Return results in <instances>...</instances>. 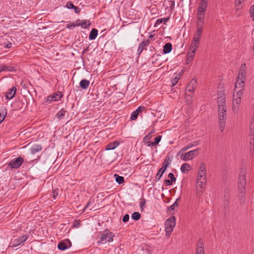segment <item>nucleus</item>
I'll list each match as a JSON object with an SVG mask.
<instances>
[{
  "mask_svg": "<svg viewBox=\"0 0 254 254\" xmlns=\"http://www.w3.org/2000/svg\"><path fill=\"white\" fill-rule=\"evenodd\" d=\"M246 185V178L245 172L242 171L240 174L238 181V187L239 190V196L240 203L244 204L245 201V186Z\"/></svg>",
  "mask_w": 254,
  "mask_h": 254,
  "instance_id": "f257e3e1",
  "label": "nucleus"
},
{
  "mask_svg": "<svg viewBox=\"0 0 254 254\" xmlns=\"http://www.w3.org/2000/svg\"><path fill=\"white\" fill-rule=\"evenodd\" d=\"M219 128L221 131H223L226 121L227 113L226 110L222 108L218 110Z\"/></svg>",
  "mask_w": 254,
  "mask_h": 254,
  "instance_id": "f03ea898",
  "label": "nucleus"
},
{
  "mask_svg": "<svg viewBox=\"0 0 254 254\" xmlns=\"http://www.w3.org/2000/svg\"><path fill=\"white\" fill-rule=\"evenodd\" d=\"M176 225V219L175 217H172L167 219L165 223L166 235L170 237Z\"/></svg>",
  "mask_w": 254,
  "mask_h": 254,
  "instance_id": "7ed1b4c3",
  "label": "nucleus"
},
{
  "mask_svg": "<svg viewBox=\"0 0 254 254\" xmlns=\"http://www.w3.org/2000/svg\"><path fill=\"white\" fill-rule=\"evenodd\" d=\"M199 148H197L196 149L191 150L185 153L182 154L180 158L183 161H189L192 159L195 156H197L198 154V150Z\"/></svg>",
  "mask_w": 254,
  "mask_h": 254,
  "instance_id": "20e7f679",
  "label": "nucleus"
},
{
  "mask_svg": "<svg viewBox=\"0 0 254 254\" xmlns=\"http://www.w3.org/2000/svg\"><path fill=\"white\" fill-rule=\"evenodd\" d=\"M23 162V158L21 156H19L16 158L12 159L8 163L7 165L8 167H10L11 169H18L22 165Z\"/></svg>",
  "mask_w": 254,
  "mask_h": 254,
  "instance_id": "39448f33",
  "label": "nucleus"
},
{
  "mask_svg": "<svg viewBox=\"0 0 254 254\" xmlns=\"http://www.w3.org/2000/svg\"><path fill=\"white\" fill-rule=\"evenodd\" d=\"M242 95H239L238 93L234 92L233 94V111L236 113L239 110L241 103V97Z\"/></svg>",
  "mask_w": 254,
  "mask_h": 254,
  "instance_id": "423d86ee",
  "label": "nucleus"
},
{
  "mask_svg": "<svg viewBox=\"0 0 254 254\" xmlns=\"http://www.w3.org/2000/svg\"><path fill=\"white\" fill-rule=\"evenodd\" d=\"M245 81L237 78L234 92L238 93L239 95H242Z\"/></svg>",
  "mask_w": 254,
  "mask_h": 254,
  "instance_id": "0eeeda50",
  "label": "nucleus"
},
{
  "mask_svg": "<svg viewBox=\"0 0 254 254\" xmlns=\"http://www.w3.org/2000/svg\"><path fill=\"white\" fill-rule=\"evenodd\" d=\"M205 12L197 10L196 27H203L204 25Z\"/></svg>",
  "mask_w": 254,
  "mask_h": 254,
  "instance_id": "6e6552de",
  "label": "nucleus"
},
{
  "mask_svg": "<svg viewBox=\"0 0 254 254\" xmlns=\"http://www.w3.org/2000/svg\"><path fill=\"white\" fill-rule=\"evenodd\" d=\"M207 183V176H197L196 185L201 189H205Z\"/></svg>",
  "mask_w": 254,
  "mask_h": 254,
  "instance_id": "1a4fd4ad",
  "label": "nucleus"
},
{
  "mask_svg": "<svg viewBox=\"0 0 254 254\" xmlns=\"http://www.w3.org/2000/svg\"><path fill=\"white\" fill-rule=\"evenodd\" d=\"M63 97V94L62 92H58L57 93H54L51 95L47 97L46 102L51 103L53 101H58Z\"/></svg>",
  "mask_w": 254,
  "mask_h": 254,
  "instance_id": "9d476101",
  "label": "nucleus"
},
{
  "mask_svg": "<svg viewBox=\"0 0 254 254\" xmlns=\"http://www.w3.org/2000/svg\"><path fill=\"white\" fill-rule=\"evenodd\" d=\"M246 68L247 67L245 64H242L237 78L239 79L240 80H243V81L246 80L247 73Z\"/></svg>",
  "mask_w": 254,
  "mask_h": 254,
  "instance_id": "9b49d317",
  "label": "nucleus"
},
{
  "mask_svg": "<svg viewBox=\"0 0 254 254\" xmlns=\"http://www.w3.org/2000/svg\"><path fill=\"white\" fill-rule=\"evenodd\" d=\"M229 200H230V194L228 190H225L224 194V200L223 203V206L225 210H228L229 208Z\"/></svg>",
  "mask_w": 254,
  "mask_h": 254,
  "instance_id": "f8f14e48",
  "label": "nucleus"
},
{
  "mask_svg": "<svg viewBox=\"0 0 254 254\" xmlns=\"http://www.w3.org/2000/svg\"><path fill=\"white\" fill-rule=\"evenodd\" d=\"M196 254H205L203 242L201 239L198 240L197 243Z\"/></svg>",
  "mask_w": 254,
  "mask_h": 254,
  "instance_id": "ddd939ff",
  "label": "nucleus"
},
{
  "mask_svg": "<svg viewBox=\"0 0 254 254\" xmlns=\"http://www.w3.org/2000/svg\"><path fill=\"white\" fill-rule=\"evenodd\" d=\"M225 98L223 96H220L218 97L217 104H218V110L222 108L223 110H226L225 105Z\"/></svg>",
  "mask_w": 254,
  "mask_h": 254,
  "instance_id": "4468645a",
  "label": "nucleus"
},
{
  "mask_svg": "<svg viewBox=\"0 0 254 254\" xmlns=\"http://www.w3.org/2000/svg\"><path fill=\"white\" fill-rule=\"evenodd\" d=\"M197 82L195 79H192L188 84L186 90L188 92H192L196 87Z\"/></svg>",
  "mask_w": 254,
  "mask_h": 254,
  "instance_id": "2eb2a0df",
  "label": "nucleus"
},
{
  "mask_svg": "<svg viewBox=\"0 0 254 254\" xmlns=\"http://www.w3.org/2000/svg\"><path fill=\"white\" fill-rule=\"evenodd\" d=\"M197 176H207L206 166L203 162L201 163L199 167Z\"/></svg>",
  "mask_w": 254,
  "mask_h": 254,
  "instance_id": "dca6fc26",
  "label": "nucleus"
},
{
  "mask_svg": "<svg viewBox=\"0 0 254 254\" xmlns=\"http://www.w3.org/2000/svg\"><path fill=\"white\" fill-rule=\"evenodd\" d=\"M207 5L208 0H201L197 10L205 12Z\"/></svg>",
  "mask_w": 254,
  "mask_h": 254,
  "instance_id": "f3484780",
  "label": "nucleus"
},
{
  "mask_svg": "<svg viewBox=\"0 0 254 254\" xmlns=\"http://www.w3.org/2000/svg\"><path fill=\"white\" fill-rule=\"evenodd\" d=\"M16 92V88L14 86L9 89L5 93V97L8 99H11L15 95Z\"/></svg>",
  "mask_w": 254,
  "mask_h": 254,
  "instance_id": "a211bd4d",
  "label": "nucleus"
},
{
  "mask_svg": "<svg viewBox=\"0 0 254 254\" xmlns=\"http://www.w3.org/2000/svg\"><path fill=\"white\" fill-rule=\"evenodd\" d=\"M149 41L148 40L142 41L140 44V45L138 47V50H137V53H138V55H140L142 53L143 49H145V47L148 46L149 45Z\"/></svg>",
  "mask_w": 254,
  "mask_h": 254,
  "instance_id": "6ab92c4d",
  "label": "nucleus"
},
{
  "mask_svg": "<svg viewBox=\"0 0 254 254\" xmlns=\"http://www.w3.org/2000/svg\"><path fill=\"white\" fill-rule=\"evenodd\" d=\"M199 44V40L195 39H193L191 45L190 46V50H193V51H196L197 48L198 47Z\"/></svg>",
  "mask_w": 254,
  "mask_h": 254,
  "instance_id": "aec40b11",
  "label": "nucleus"
},
{
  "mask_svg": "<svg viewBox=\"0 0 254 254\" xmlns=\"http://www.w3.org/2000/svg\"><path fill=\"white\" fill-rule=\"evenodd\" d=\"M77 26H81L82 28H87L90 25V22L89 20H79L77 21Z\"/></svg>",
  "mask_w": 254,
  "mask_h": 254,
  "instance_id": "412c9836",
  "label": "nucleus"
},
{
  "mask_svg": "<svg viewBox=\"0 0 254 254\" xmlns=\"http://www.w3.org/2000/svg\"><path fill=\"white\" fill-rule=\"evenodd\" d=\"M203 27H196L197 30L194 34L193 39H195V38H196V39L200 40V38L202 33Z\"/></svg>",
  "mask_w": 254,
  "mask_h": 254,
  "instance_id": "4be33fe9",
  "label": "nucleus"
},
{
  "mask_svg": "<svg viewBox=\"0 0 254 254\" xmlns=\"http://www.w3.org/2000/svg\"><path fill=\"white\" fill-rule=\"evenodd\" d=\"M66 7L68 9L73 8L74 10V12L76 13H79L80 11V9L78 7L74 6L73 4L70 1L67 2L66 4Z\"/></svg>",
  "mask_w": 254,
  "mask_h": 254,
  "instance_id": "5701e85b",
  "label": "nucleus"
},
{
  "mask_svg": "<svg viewBox=\"0 0 254 254\" xmlns=\"http://www.w3.org/2000/svg\"><path fill=\"white\" fill-rule=\"evenodd\" d=\"M119 142L117 141L110 142L106 146V149L107 150L114 149L119 145Z\"/></svg>",
  "mask_w": 254,
  "mask_h": 254,
  "instance_id": "b1692460",
  "label": "nucleus"
},
{
  "mask_svg": "<svg viewBox=\"0 0 254 254\" xmlns=\"http://www.w3.org/2000/svg\"><path fill=\"white\" fill-rule=\"evenodd\" d=\"M89 84V81L85 79L81 80L79 83L80 87L83 89H87Z\"/></svg>",
  "mask_w": 254,
  "mask_h": 254,
  "instance_id": "393cba45",
  "label": "nucleus"
},
{
  "mask_svg": "<svg viewBox=\"0 0 254 254\" xmlns=\"http://www.w3.org/2000/svg\"><path fill=\"white\" fill-rule=\"evenodd\" d=\"M172 50V46L170 43H166L163 47V53L164 54L169 53Z\"/></svg>",
  "mask_w": 254,
  "mask_h": 254,
  "instance_id": "a878e982",
  "label": "nucleus"
},
{
  "mask_svg": "<svg viewBox=\"0 0 254 254\" xmlns=\"http://www.w3.org/2000/svg\"><path fill=\"white\" fill-rule=\"evenodd\" d=\"M15 69L13 67L6 66L5 65H0V73L3 71H15Z\"/></svg>",
  "mask_w": 254,
  "mask_h": 254,
  "instance_id": "bb28decb",
  "label": "nucleus"
},
{
  "mask_svg": "<svg viewBox=\"0 0 254 254\" xmlns=\"http://www.w3.org/2000/svg\"><path fill=\"white\" fill-rule=\"evenodd\" d=\"M42 150V147L40 145H34L31 148L30 151L32 154H34Z\"/></svg>",
  "mask_w": 254,
  "mask_h": 254,
  "instance_id": "cd10ccee",
  "label": "nucleus"
},
{
  "mask_svg": "<svg viewBox=\"0 0 254 254\" xmlns=\"http://www.w3.org/2000/svg\"><path fill=\"white\" fill-rule=\"evenodd\" d=\"M98 35V30L96 29H92L91 31L89 38L90 40H94L96 39Z\"/></svg>",
  "mask_w": 254,
  "mask_h": 254,
  "instance_id": "c85d7f7f",
  "label": "nucleus"
},
{
  "mask_svg": "<svg viewBox=\"0 0 254 254\" xmlns=\"http://www.w3.org/2000/svg\"><path fill=\"white\" fill-rule=\"evenodd\" d=\"M27 236L26 235H24V236L21 237L20 238H18V242L15 244H13V246L16 247V246L19 245L20 244L25 242L27 240Z\"/></svg>",
  "mask_w": 254,
  "mask_h": 254,
  "instance_id": "c756f323",
  "label": "nucleus"
},
{
  "mask_svg": "<svg viewBox=\"0 0 254 254\" xmlns=\"http://www.w3.org/2000/svg\"><path fill=\"white\" fill-rule=\"evenodd\" d=\"M6 114L7 113L6 109H0V123H1L4 120Z\"/></svg>",
  "mask_w": 254,
  "mask_h": 254,
  "instance_id": "7c9ffc66",
  "label": "nucleus"
},
{
  "mask_svg": "<svg viewBox=\"0 0 254 254\" xmlns=\"http://www.w3.org/2000/svg\"><path fill=\"white\" fill-rule=\"evenodd\" d=\"M166 169H165L164 168H163L162 167L158 170L157 173V175H156V181H158L161 177H162V176L163 175V174H164V173L165 172V171H166Z\"/></svg>",
  "mask_w": 254,
  "mask_h": 254,
  "instance_id": "2f4dec72",
  "label": "nucleus"
},
{
  "mask_svg": "<svg viewBox=\"0 0 254 254\" xmlns=\"http://www.w3.org/2000/svg\"><path fill=\"white\" fill-rule=\"evenodd\" d=\"M171 162V160L170 159V157L169 156H167L164 161L162 167L164 168L165 169H166L170 165Z\"/></svg>",
  "mask_w": 254,
  "mask_h": 254,
  "instance_id": "473e14b6",
  "label": "nucleus"
},
{
  "mask_svg": "<svg viewBox=\"0 0 254 254\" xmlns=\"http://www.w3.org/2000/svg\"><path fill=\"white\" fill-rule=\"evenodd\" d=\"M181 76V74H177L174 78L171 80V85L174 86L178 82V80Z\"/></svg>",
  "mask_w": 254,
  "mask_h": 254,
  "instance_id": "72a5a7b5",
  "label": "nucleus"
},
{
  "mask_svg": "<svg viewBox=\"0 0 254 254\" xmlns=\"http://www.w3.org/2000/svg\"><path fill=\"white\" fill-rule=\"evenodd\" d=\"M190 169V165L188 163L183 164L181 167V170L183 173L189 171Z\"/></svg>",
  "mask_w": 254,
  "mask_h": 254,
  "instance_id": "f704fd0d",
  "label": "nucleus"
},
{
  "mask_svg": "<svg viewBox=\"0 0 254 254\" xmlns=\"http://www.w3.org/2000/svg\"><path fill=\"white\" fill-rule=\"evenodd\" d=\"M164 2L166 3L167 7H169L172 10L174 9L175 4L174 0H168Z\"/></svg>",
  "mask_w": 254,
  "mask_h": 254,
  "instance_id": "c9c22d12",
  "label": "nucleus"
},
{
  "mask_svg": "<svg viewBox=\"0 0 254 254\" xmlns=\"http://www.w3.org/2000/svg\"><path fill=\"white\" fill-rule=\"evenodd\" d=\"M114 177L116 179V181L119 184H122L124 182V178L122 176H120L119 175L117 174H115Z\"/></svg>",
  "mask_w": 254,
  "mask_h": 254,
  "instance_id": "e433bc0d",
  "label": "nucleus"
},
{
  "mask_svg": "<svg viewBox=\"0 0 254 254\" xmlns=\"http://www.w3.org/2000/svg\"><path fill=\"white\" fill-rule=\"evenodd\" d=\"M196 51L193 50H190V52L188 54V58H187V61L188 62H191L192 60L193 59L194 56L195 55Z\"/></svg>",
  "mask_w": 254,
  "mask_h": 254,
  "instance_id": "4c0bfd02",
  "label": "nucleus"
},
{
  "mask_svg": "<svg viewBox=\"0 0 254 254\" xmlns=\"http://www.w3.org/2000/svg\"><path fill=\"white\" fill-rule=\"evenodd\" d=\"M108 233H103L100 237V241L102 244H105L107 242Z\"/></svg>",
  "mask_w": 254,
  "mask_h": 254,
  "instance_id": "58836bf2",
  "label": "nucleus"
},
{
  "mask_svg": "<svg viewBox=\"0 0 254 254\" xmlns=\"http://www.w3.org/2000/svg\"><path fill=\"white\" fill-rule=\"evenodd\" d=\"M131 217L134 220H138L140 218L141 214L138 212H135L132 214Z\"/></svg>",
  "mask_w": 254,
  "mask_h": 254,
  "instance_id": "ea45409f",
  "label": "nucleus"
},
{
  "mask_svg": "<svg viewBox=\"0 0 254 254\" xmlns=\"http://www.w3.org/2000/svg\"><path fill=\"white\" fill-rule=\"evenodd\" d=\"M197 144L196 143V141H194L193 143H189L187 146L184 147L182 149L181 151H185L189 149V148H191V147L196 145Z\"/></svg>",
  "mask_w": 254,
  "mask_h": 254,
  "instance_id": "a19ab883",
  "label": "nucleus"
},
{
  "mask_svg": "<svg viewBox=\"0 0 254 254\" xmlns=\"http://www.w3.org/2000/svg\"><path fill=\"white\" fill-rule=\"evenodd\" d=\"M71 246V241L68 239H64V250L69 248Z\"/></svg>",
  "mask_w": 254,
  "mask_h": 254,
  "instance_id": "79ce46f5",
  "label": "nucleus"
},
{
  "mask_svg": "<svg viewBox=\"0 0 254 254\" xmlns=\"http://www.w3.org/2000/svg\"><path fill=\"white\" fill-rule=\"evenodd\" d=\"M178 200V199H177L176 200V201L172 205H171L170 207H168V211L170 213H171V211H170V209L172 210H175V209L178 207V204L177 203V200Z\"/></svg>",
  "mask_w": 254,
  "mask_h": 254,
  "instance_id": "37998d69",
  "label": "nucleus"
},
{
  "mask_svg": "<svg viewBox=\"0 0 254 254\" xmlns=\"http://www.w3.org/2000/svg\"><path fill=\"white\" fill-rule=\"evenodd\" d=\"M138 114L137 112L133 111L131 115L130 119L131 120H135L137 119Z\"/></svg>",
  "mask_w": 254,
  "mask_h": 254,
  "instance_id": "c03bdc74",
  "label": "nucleus"
},
{
  "mask_svg": "<svg viewBox=\"0 0 254 254\" xmlns=\"http://www.w3.org/2000/svg\"><path fill=\"white\" fill-rule=\"evenodd\" d=\"M76 26H77V21L76 22V23H69V24H67V25H66V27L70 29H73L75 27H76Z\"/></svg>",
  "mask_w": 254,
  "mask_h": 254,
  "instance_id": "a18cd8bd",
  "label": "nucleus"
},
{
  "mask_svg": "<svg viewBox=\"0 0 254 254\" xmlns=\"http://www.w3.org/2000/svg\"><path fill=\"white\" fill-rule=\"evenodd\" d=\"M244 1V0H235V6L237 9H239L241 7V4Z\"/></svg>",
  "mask_w": 254,
  "mask_h": 254,
  "instance_id": "49530a36",
  "label": "nucleus"
},
{
  "mask_svg": "<svg viewBox=\"0 0 254 254\" xmlns=\"http://www.w3.org/2000/svg\"><path fill=\"white\" fill-rule=\"evenodd\" d=\"M114 235L112 234V233H108V238H107V242H111L113 241V237Z\"/></svg>",
  "mask_w": 254,
  "mask_h": 254,
  "instance_id": "de8ad7c7",
  "label": "nucleus"
},
{
  "mask_svg": "<svg viewBox=\"0 0 254 254\" xmlns=\"http://www.w3.org/2000/svg\"><path fill=\"white\" fill-rule=\"evenodd\" d=\"M64 116V110L62 109L56 115V117L60 119L62 118V117Z\"/></svg>",
  "mask_w": 254,
  "mask_h": 254,
  "instance_id": "09e8293b",
  "label": "nucleus"
},
{
  "mask_svg": "<svg viewBox=\"0 0 254 254\" xmlns=\"http://www.w3.org/2000/svg\"><path fill=\"white\" fill-rule=\"evenodd\" d=\"M59 250L64 251V240L61 241L58 245Z\"/></svg>",
  "mask_w": 254,
  "mask_h": 254,
  "instance_id": "8fccbe9b",
  "label": "nucleus"
},
{
  "mask_svg": "<svg viewBox=\"0 0 254 254\" xmlns=\"http://www.w3.org/2000/svg\"><path fill=\"white\" fill-rule=\"evenodd\" d=\"M168 177L170 178V180H171V182H175L176 180V178L174 177V175L172 173H170L168 174Z\"/></svg>",
  "mask_w": 254,
  "mask_h": 254,
  "instance_id": "3c124183",
  "label": "nucleus"
},
{
  "mask_svg": "<svg viewBox=\"0 0 254 254\" xmlns=\"http://www.w3.org/2000/svg\"><path fill=\"white\" fill-rule=\"evenodd\" d=\"M145 109V107L143 106H139L135 110V112H137V113L139 114L140 113L142 112V111H144Z\"/></svg>",
  "mask_w": 254,
  "mask_h": 254,
  "instance_id": "603ef678",
  "label": "nucleus"
},
{
  "mask_svg": "<svg viewBox=\"0 0 254 254\" xmlns=\"http://www.w3.org/2000/svg\"><path fill=\"white\" fill-rule=\"evenodd\" d=\"M80 221H75L72 224L71 227L72 228H78L80 226Z\"/></svg>",
  "mask_w": 254,
  "mask_h": 254,
  "instance_id": "864d4df0",
  "label": "nucleus"
},
{
  "mask_svg": "<svg viewBox=\"0 0 254 254\" xmlns=\"http://www.w3.org/2000/svg\"><path fill=\"white\" fill-rule=\"evenodd\" d=\"M161 137H162V136L161 135H158L154 138L155 140L154 142H155L156 145H157L159 143V142L160 141V140L161 139Z\"/></svg>",
  "mask_w": 254,
  "mask_h": 254,
  "instance_id": "5fc2aeb1",
  "label": "nucleus"
},
{
  "mask_svg": "<svg viewBox=\"0 0 254 254\" xmlns=\"http://www.w3.org/2000/svg\"><path fill=\"white\" fill-rule=\"evenodd\" d=\"M251 130H254V115H253L250 124Z\"/></svg>",
  "mask_w": 254,
  "mask_h": 254,
  "instance_id": "6e6d98bb",
  "label": "nucleus"
},
{
  "mask_svg": "<svg viewBox=\"0 0 254 254\" xmlns=\"http://www.w3.org/2000/svg\"><path fill=\"white\" fill-rule=\"evenodd\" d=\"M163 23L162 19V18H159L157 19L155 24L154 25L155 27H157L158 25H159L160 24Z\"/></svg>",
  "mask_w": 254,
  "mask_h": 254,
  "instance_id": "4d7b16f0",
  "label": "nucleus"
},
{
  "mask_svg": "<svg viewBox=\"0 0 254 254\" xmlns=\"http://www.w3.org/2000/svg\"><path fill=\"white\" fill-rule=\"evenodd\" d=\"M145 203H146L145 199L144 198L141 199V201L140 203V207L142 209H143V207L144 206Z\"/></svg>",
  "mask_w": 254,
  "mask_h": 254,
  "instance_id": "13d9d810",
  "label": "nucleus"
},
{
  "mask_svg": "<svg viewBox=\"0 0 254 254\" xmlns=\"http://www.w3.org/2000/svg\"><path fill=\"white\" fill-rule=\"evenodd\" d=\"M164 182L167 186H170V185H172L173 183H174L173 182H171V180H167V179L165 180L164 181Z\"/></svg>",
  "mask_w": 254,
  "mask_h": 254,
  "instance_id": "bf43d9fd",
  "label": "nucleus"
},
{
  "mask_svg": "<svg viewBox=\"0 0 254 254\" xmlns=\"http://www.w3.org/2000/svg\"><path fill=\"white\" fill-rule=\"evenodd\" d=\"M129 215L128 214H126L123 218V221L124 222H127L129 220Z\"/></svg>",
  "mask_w": 254,
  "mask_h": 254,
  "instance_id": "052dcab7",
  "label": "nucleus"
},
{
  "mask_svg": "<svg viewBox=\"0 0 254 254\" xmlns=\"http://www.w3.org/2000/svg\"><path fill=\"white\" fill-rule=\"evenodd\" d=\"M145 143L148 146H155L156 145L154 141L151 142V141H148L146 142Z\"/></svg>",
  "mask_w": 254,
  "mask_h": 254,
  "instance_id": "680f3d73",
  "label": "nucleus"
},
{
  "mask_svg": "<svg viewBox=\"0 0 254 254\" xmlns=\"http://www.w3.org/2000/svg\"><path fill=\"white\" fill-rule=\"evenodd\" d=\"M58 193L56 190H53V197L54 199H56V196H58Z\"/></svg>",
  "mask_w": 254,
  "mask_h": 254,
  "instance_id": "e2e57ef3",
  "label": "nucleus"
},
{
  "mask_svg": "<svg viewBox=\"0 0 254 254\" xmlns=\"http://www.w3.org/2000/svg\"><path fill=\"white\" fill-rule=\"evenodd\" d=\"M162 21H163V23H164V24H166L169 20V17H165V18H162Z\"/></svg>",
  "mask_w": 254,
  "mask_h": 254,
  "instance_id": "0e129e2a",
  "label": "nucleus"
},
{
  "mask_svg": "<svg viewBox=\"0 0 254 254\" xmlns=\"http://www.w3.org/2000/svg\"><path fill=\"white\" fill-rule=\"evenodd\" d=\"M250 143L251 145L254 146V137L251 138L250 140Z\"/></svg>",
  "mask_w": 254,
  "mask_h": 254,
  "instance_id": "69168bd1",
  "label": "nucleus"
},
{
  "mask_svg": "<svg viewBox=\"0 0 254 254\" xmlns=\"http://www.w3.org/2000/svg\"><path fill=\"white\" fill-rule=\"evenodd\" d=\"M91 202L89 201L88 202V203L86 205L85 207L83 210V211L84 212L86 208H87L90 205Z\"/></svg>",
  "mask_w": 254,
  "mask_h": 254,
  "instance_id": "338daca9",
  "label": "nucleus"
},
{
  "mask_svg": "<svg viewBox=\"0 0 254 254\" xmlns=\"http://www.w3.org/2000/svg\"><path fill=\"white\" fill-rule=\"evenodd\" d=\"M149 134L146 135L144 138V141L145 142V140L149 139Z\"/></svg>",
  "mask_w": 254,
  "mask_h": 254,
  "instance_id": "774afa93",
  "label": "nucleus"
}]
</instances>
